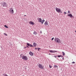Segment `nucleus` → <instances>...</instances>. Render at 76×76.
<instances>
[{"mask_svg":"<svg viewBox=\"0 0 76 76\" xmlns=\"http://www.w3.org/2000/svg\"><path fill=\"white\" fill-rule=\"evenodd\" d=\"M54 68H57V67H58V66L56 65H54Z\"/></svg>","mask_w":76,"mask_h":76,"instance_id":"2eb2a0df","label":"nucleus"},{"mask_svg":"<svg viewBox=\"0 0 76 76\" xmlns=\"http://www.w3.org/2000/svg\"><path fill=\"white\" fill-rule=\"evenodd\" d=\"M37 49L38 50V51H39V50H41V48H37Z\"/></svg>","mask_w":76,"mask_h":76,"instance_id":"6ab92c4d","label":"nucleus"},{"mask_svg":"<svg viewBox=\"0 0 76 76\" xmlns=\"http://www.w3.org/2000/svg\"><path fill=\"white\" fill-rule=\"evenodd\" d=\"M67 16H69V17H70V18L73 17V18H74V17H73V15H72V14H71L68 15Z\"/></svg>","mask_w":76,"mask_h":76,"instance_id":"1a4fd4ad","label":"nucleus"},{"mask_svg":"<svg viewBox=\"0 0 76 76\" xmlns=\"http://www.w3.org/2000/svg\"><path fill=\"white\" fill-rule=\"evenodd\" d=\"M24 16H26V15H25Z\"/></svg>","mask_w":76,"mask_h":76,"instance_id":"72a5a7b5","label":"nucleus"},{"mask_svg":"<svg viewBox=\"0 0 76 76\" xmlns=\"http://www.w3.org/2000/svg\"><path fill=\"white\" fill-rule=\"evenodd\" d=\"M33 45L34 47H36V45H37V44H36V43H35V42H34L33 43Z\"/></svg>","mask_w":76,"mask_h":76,"instance_id":"ddd939ff","label":"nucleus"},{"mask_svg":"<svg viewBox=\"0 0 76 76\" xmlns=\"http://www.w3.org/2000/svg\"><path fill=\"white\" fill-rule=\"evenodd\" d=\"M49 55H51V54H50V53H49Z\"/></svg>","mask_w":76,"mask_h":76,"instance_id":"2f4dec72","label":"nucleus"},{"mask_svg":"<svg viewBox=\"0 0 76 76\" xmlns=\"http://www.w3.org/2000/svg\"><path fill=\"white\" fill-rule=\"evenodd\" d=\"M40 34H42V31H40Z\"/></svg>","mask_w":76,"mask_h":76,"instance_id":"cd10ccee","label":"nucleus"},{"mask_svg":"<svg viewBox=\"0 0 76 76\" xmlns=\"http://www.w3.org/2000/svg\"><path fill=\"white\" fill-rule=\"evenodd\" d=\"M9 11L12 14H13L14 13V10H13V9L12 8H10Z\"/></svg>","mask_w":76,"mask_h":76,"instance_id":"7ed1b4c3","label":"nucleus"},{"mask_svg":"<svg viewBox=\"0 0 76 76\" xmlns=\"http://www.w3.org/2000/svg\"><path fill=\"white\" fill-rule=\"evenodd\" d=\"M49 52L50 53H53V50H49Z\"/></svg>","mask_w":76,"mask_h":76,"instance_id":"4be33fe9","label":"nucleus"},{"mask_svg":"<svg viewBox=\"0 0 76 76\" xmlns=\"http://www.w3.org/2000/svg\"><path fill=\"white\" fill-rule=\"evenodd\" d=\"M56 12H57L58 13H62V12H61V9H60L56 8Z\"/></svg>","mask_w":76,"mask_h":76,"instance_id":"20e7f679","label":"nucleus"},{"mask_svg":"<svg viewBox=\"0 0 76 76\" xmlns=\"http://www.w3.org/2000/svg\"><path fill=\"white\" fill-rule=\"evenodd\" d=\"M37 48H35V50H37Z\"/></svg>","mask_w":76,"mask_h":76,"instance_id":"c756f323","label":"nucleus"},{"mask_svg":"<svg viewBox=\"0 0 76 76\" xmlns=\"http://www.w3.org/2000/svg\"><path fill=\"white\" fill-rule=\"evenodd\" d=\"M75 32H76V31H75Z\"/></svg>","mask_w":76,"mask_h":76,"instance_id":"473e14b6","label":"nucleus"},{"mask_svg":"<svg viewBox=\"0 0 76 76\" xmlns=\"http://www.w3.org/2000/svg\"><path fill=\"white\" fill-rule=\"evenodd\" d=\"M54 40L56 42H58V43H60V39L58 38H55Z\"/></svg>","mask_w":76,"mask_h":76,"instance_id":"f03ea898","label":"nucleus"},{"mask_svg":"<svg viewBox=\"0 0 76 76\" xmlns=\"http://www.w3.org/2000/svg\"><path fill=\"white\" fill-rule=\"evenodd\" d=\"M55 57H56V56H55Z\"/></svg>","mask_w":76,"mask_h":76,"instance_id":"f704fd0d","label":"nucleus"},{"mask_svg":"<svg viewBox=\"0 0 76 76\" xmlns=\"http://www.w3.org/2000/svg\"><path fill=\"white\" fill-rule=\"evenodd\" d=\"M27 45L28 46H30V47H33V45H31L29 43H27Z\"/></svg>","mask_w":76,"mask_h":76,"instance_id":"9d476101","label":"nucleus"},{"mask_svg":"<svg viewBox=\"0 0 76 76\" xmlns=\"http://www.w3.org/2000/svg\"><path fill=\"white\" fill-rule=\"evenodd\" d=\"M4 26H5V28H9V27H8V26H7L6 25H4Z\"/></svg>","mask_w":76,"mask_h":76,"instance_id":"f3484780","label":"nucleus"},{"mask_svg":"<svg viewBox=\"0 0 76 76\" xmlns=\"http://www.w3.org/2000/svg\"><path fill=\"white\" fill-rule=\"evenodd\" d=\"M56 52H57V51L52 50V53H56Z\"/></svg>","mask_w":76,"mask_h":76,"instance_id":"dca6fc26","label":"nucleus"},{"mask_svg":"<svg viewBox=\"0 0 76 76\" xmlns=\"http://www.w3.org/2000/svg\"><path fill=\"white\" fill-rule=\"evenodd\" d=\"M33 34H34V35H36L37 34V32L34 31L33 32Z\"/></svg>","mask_w":76,"mask_h":76,"instance_id":"4468645a","label":"nucleus"},{"mask_svg":"<svg viewBox=\"0 0 76 76\" xmlns=\"http://www.w3.org/2000/svg\"><path fill=\"white\" fill-rule=\"evenodd\" d=\"M62 53H63V56H64V55H65V53L63 52H62Z\"/></svg>","mask_w":76,"mask_h":76,"instance_id":"a211bd4d","label":"nucleus"},{"mask_svg":"<svg viewBox=\"0 0 76 76\" xmlns=\"http://www.w3.org/2000/svg\"><path fill=\"white\" fill-rule=\"evenodd\" d=\"M2 5L3 7H7V3L5 2L2 3Z\"/></svg>","mask_w":76,"mask_h":76,"instance_id":"39448f33","label":"nucleus"},{"mask_svg":"<svg viewBox=\"0 0 76 76\" xmlns=\"http://www.w3.org/2000/svg\"><path fill=\"white\" fill-rule=\"evenodd\" d=\"M24 48H25V49L26 48V47H24Z\"/></svg>","mask_w":76,"mask_h":76,"instance_id":"7c9ffc66","label":"nucleus"},{"mask_svg":"<svg viewBox=\"0 0 76 76\" xmlns=\"http://www.w3.org/2000/svg\"><path fill=\"white\" fill-rule=\"evenodd\" d=\"M44 25L45 26H47L48 25V21H45L44 23Z\"/></svg>","mask_w":76,"mask_h":76,"instance_id":"6e6552de","label":"nucleus"},{"mask_svg":"<svg viewBox=\"0 0 76 76\" xmlns=\"http://www.w3.org/2000/svg\"><path fill=\"white\" fill-rule=\"evenodd\" d=\"M58 57H61V55H58Z\"/></svg>","mask_w":76,"mask_h":76,"instance_id":"aec40b11","label":"nucleus"},{"mask_svg":"<svg viewBox=\"0 0 76 76\" xmlns=\"http://www.w3.org/2000/svg\"><path fill=\"white\" fill-rule=\"evenodd\" d=\"M26 47H27L28 48H29V47H28V46H27Z\"/></svg>","mask_w":76,"mask_h":76,"instance_id":"c85d7f7f","label":"nucleus"},{"mask_svg":"<svg viewBox=\"0 0 76 76\" xmlns=\"http://www.w3.org/2000/svg\"><path fill=\"white\" fill-rule=\"evenodd\" d=\"M49 66L50 68H51V67H52V66H51L50 65H49Z\"/></svg>","mask_w":76,"mask_h":76,"instance_id":"5701e85b","label":"nucleus"},{"mask_svg":"<svg viewBox=\"0 0 76 76\" xmlns=\"http://www.w3.org/2000/svg\"><path fill=\"white\" fill-rule=\"evenodd\" d=\"M37 19L38 20V22H41L42 24H43L44 22H45V20H42V19H41V18H37Z\"/></svg>","mask_w":76,"mask_h":76,"instance_id":"f257e3e1","label":"nucleus"},{"mask_svg":"<svg viewBox=\"0 0 76 76\" xmlns=\"http://www.w3.org/2000/svg\"><path fill=\"white\" fill-rule=\"evenodd\" d=\"M70 12L69 11H68V13H70Z\"/></svg>","mask_w":76,"mask_h":76,"instance_id":"a878e982","label":"nucleus"},{"mask_svg":"<svg viewBox=\"0 0 76 76\" xmlns=\"http://www.w3.org/2000/svg\"><path fill=\"white\" fill-rule=\"evenodd\" d=\"M30 23V24H31V25H34V23L32 21H30V23Z\"/></svg>","mask_w":76,"mask_h":76,"instance_id":"f8f14e48","label":"nucleus"},{"mask_svg":"<svg viewBox=\"0 0 76 76\" xmlns=\"http://www.w3.org/2000/svg\"><path fill=\"white\" fill-rule=\"evenodd\" d=\"M29 54L30 56H32L34 55V53H33L32 52H30L29 53Z\"/></svg>","mask_w":76,"mask_h":76,"instance_id":"9b49d317","label":"nucleus"},{"mask_svg":"<svg viewBox=\"0 0 76 76\" xmlns=\"http://www.w3.org/2000/svg\"><path fill=\"white\" fill-rule=\"evenodd\" d=\"M64 14H65V15H66V12H64Z\"/></svg>","mask_w":76,"mask_h":76,"instance_id":"bb28decb","label":"nucleus"},{"mask_svg":"<svg viewBox=\"0 0 76 76\" xmlns=\"http://www.w3.org/2000/svg\"><path fill=\"white\" fill-rule=\"evenodd\" d=\"M54 39V37L52 38L51 39L52 41H53Z\"/></svg>","mask_w":76,"mask_h":76,"instance_id":"b1692460","label":"nucleus"},{"mask_svg":"<svg viewBox=\"0 0 76 76\" xmlns=\"http://www.w3.org/2000/svg\"><path fill=\"white\" fill-rule=\"evenodd\" d=\"M22 58L24 60H28V57L26 56H23L22 57Z\"/></svg>","mask_w":76,"mask_h":76,"instance_id":"423d86ee","label":"nucleus"},{"mask_svg":"<svg viewBox=\"0 0 76 76\" xmlns=\"http://www.w3.org/2000/svg\"><path fill=\"white\" fill-rule=\"evenodd\" d=\"M39 68H40V69H44L43 66L41 65V64H39Z\"/></svg>","mask_w":76,"mask_h":76,"instance_id":"0eeeda50","label":"nucleus"},{"mask_svg":"<svg viewBox=\"0 0 76 76\" xmlns=\"http://www.w3.org/2000/svg\"><path fill=\"white\" fill-rule=\"evenodd\" d=\"M4 35H6V36H7V34L4 33Z\"/></svg>","mask_w":76,"mask_h":76,"instance_id":"412c9836","label":"nucleus"},{"mask_svg":"<svg viewBox=\"0 0 76 76\" xmlns=\"http://www.w3.org/2000/svg\"><path fill=\"white\" fill-rule=\"evenodd\" d=\"M75 62H72V64H75Z\"/></svg>","mask_w":76,"mask_h":76,"instance_id":"393cba45","label":"nucleus"}]
</instances>
